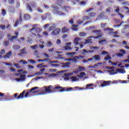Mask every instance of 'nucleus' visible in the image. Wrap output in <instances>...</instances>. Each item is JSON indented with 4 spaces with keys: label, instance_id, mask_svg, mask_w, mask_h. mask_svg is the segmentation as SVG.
<instances>
[{
    "label": "nucleus",
    "instance_id": "nucleus-1",
    "mask_svg": "<svg viewBox=\"0 0 129 129\" xmlns=\"http://www.w3.org/2000/svg\"><path fill=\"white\" fill-rule=\"evenodd\" d=\"M53 87V86H52L51 85H50L48 87H46V86L43 87L42 89H45V90H43L41 92H40L39 90L35 91L36 89H39V88L38 87H34L30 89V91L28 92H27L26 94H25V90H24L21 94H19V96H17L18 94V93L14 94V97L15 99L20 100V99H23L24 97L25 98H27L28 96H31V93H33L35 95V96L43 95H45L46 93H52L53 90H51V89Z\"/></svg>",
    "mask_w": 129,
    "mask_h": 129
},
{
    "label": "nucleus",
    "instance_id": "nucleus-2",
    "mask_svg": "<svg viewBox=\"0 0 129 129\" xmlns=\"http://www.w3.org/2000/svg\"><path fill=\"white\" fill-rule=\"evenodd\" d=\"M73 88L72 87L68 88L66 89L65 87L57 86L53 88V92H70L72 91Z\"/></svg>",
    "mask_w": 129,
    "mask_h": 129
},
{
    "label": "nucleus",
    "instance_id": "nucleus-3",
    "mask_svg": "<svg viewBox=\"0 0 129 129\" xmlns=\"http://www.w3.org/2000/svg\"><path fill=\"white\" fill-rule=\"evenodd\" d=\"M92 33L93 34H96L97 36H91L89 37L90 38H94V39H99L100 38L103 37V33L100 30H93V31H92Z\"/></svg>",
    "mask_w": 129,
    "mask_h": 129
},
{
    "label": "nucleus",
    "instance_id": "nucleus-4",
    "mask_svg": "<svg viewBox=\"0 0 129 129\" xmlns=\"http://www.w3.org/2000/svg\"><path fill=\"white\" fill-rule=\"evenodd\" d=\"M116 72H115V70H112L109 71V73H110V75H115L117 74V72H118L120 74H125V71L124 69H118L116 70Z\"/></svg>",
    "mask_w": 129,
    "mask_h": 129
},
{
    "label": "nucleus",
    "instance_id": "nucleus-5",
    "mask_svg": "<svg viewBox=\"0 0 129 129\" xmlns=\"http://www.w3.org/2000/svg\"><path fill=\"white\" fill-rule=\"evenodd\" d=\"M35 7H36V3L34 2H31V3H29V4H27V10H28V11H29V12H32L33 10L32 9V7L34 8Z\"/></svg>",
    "mask_w": 129,
    "mask_h": 129
},
{
    "label": "nucleus",
    "instance_id": "nucleus-6",
    "mask_svg": "<svg viewBox=\"0 0 129 129\" xmlns=\"http://www.w3.org/2000/svg\"><path fill=\"white\" fill-rule=\"evenodd\" d=\"M15 35L16 36H12L11 34H7V37H8L9 40H10L11 41H13L14 40H16L18 39V35H19V32H15Z\"/></svg>",
    "mask_w": 129,
    "mask_h": 129
},
{
    "label": "nucleus",
    "instance_id": "nucleus-7",
    "mask_svg": "<svg viewBox=\"0 0 129 129\" xmlns=\"http://www.w3.org/2000/svg\"><path fill=\"white\" fill-rule=\"evenodd\" d=\"M23 16H22L21 13L19 14V19H17L14 24V27H17L19 25V24H21L22 22H23Z\"/></svg>",
    "mask_w": 129,
    "mask_h": 129
},
{
    "label": "nucleus",
    "instance_id": "nucleus-8",
    "mask_svg": "<svg viewBox=\"0 0 129 129\" xmlns=\"http://www.w3.org/2000/svg\"><path fill=\"white\" fill-rule=\"evenodd\" d=\"M39 26V24H34L32 25V28H31L29 32L31 33V35H32L33 36H36V34H35V33H34L33 30H35L37 29H38V28L37 27V26Z\"/></svg>",
    "mask_w": 129,
    "mask_h": 129
},
{
    "label": "nucleus",
    "instance_id": "nucleus-9",
    "mask_svg": "<svg viewBox=\"0 0 129 129\" xmlns=\"http://www.w3.org/2000/svg\"><path fill=\"white\" fill-rule=\"evenodd\" d=\"M60 32V29L55 28L52 32H51V35L52 36H57L59 34Z\"/></svg>",
    "mask_w": 129,
    "mask_h": 129
},
{
    "label": "nucleus",
    "instance_id": "nucleus-10",
    "mask_svg": "<svg viewBox=\"0 0 129 129\" xmlns=\"http://www.w3.org/2000/svg\"><path fill=\"white\" fill-rule=\"evenodd\" d=\"M119 51H120L122 53H116V55L118 57H123L124 54H126V51H125V50H124V49H120L119 50Z\"/></svg>",
    "mask_w": 129,
    "mask_h": 129
},
{
    "label": "nucleus",
    "instance_id": "nucleus-11",
    "mask_svg": "<svg viewBox=\"0 0 129 129\" xmlns=\"http://www.w3.org/2000/svg\"><path fill=\"white\" fill-rule=\"evenodd\" d=\"M17 76L21 77V78H18L15 79V80L17 81L18 82L21 81V80H24L25 79V75H21V74H17Z\"/></svg>",
    "mask_w": 129,
    "mask_h": 129
},
{
    "label": "nucleus",
    "instance_id": "nucleus-12",
    "mask_svg": "<svg viewBox=\"0 0 129 129\" xmlns=\"http://www.w3.org/2000/svg\"><path fill=\"white\" fill-rule=\"evenodd\" d=\"M111 82V81H105L102 82V84H101V87L102 88H104L105 87L108 86L110 85V83Z\"/></svg>",
    "mask_w": 129,
    "mask_h": 129
},
{
    "label": "nucleus",
    "instance_id": "nucleus-13",
    "mask_svg": "<svg viewBox=\"0 0 129 129\" xmlns=\"http://www.w3.org/2000/svg\"><path fill=\"white\" fill-rule=\"evenodd\" d=\"M93 86V84L92 83L89 84H87L86 88H81L80 89L81 90H83L84 89H94V88L91 87L92 86Z\"/></svg>",
    "mask_w": 129,
    "mask_h": 129
},
{
    "label": "nucleus",
    "instance_id": "nucleus-14",
    "mask_svg": "<svg viewBox=\"0 0 129 129\" xmlns=\"http://www.w3.org/2000/svg\"><path fill=\"white\" fill-rule=\"evenodd\" d=\"M71 42L67 43L66 44V46H64L65 50H71L72 49V48L70 47V45H71Z\"/></svg>",
    "mask_w": 129,
    "mask_h": 129
},
{
    "label": "nucleus",
    "instance_id": "nucleus-15",
    "mask_svg": "<svg viewBox=\"0 0 129 129\" xmlns=\"http://www.w3.org/2000/svg\"><path fill=\"white\" fill-rule=\"evenodd\" d=\"M26 50L27 48L26 47L22 48L21 50H20L21 52L18 54V55L20 56H23V54H27V52L25 51Z\"/></svg>",
    "mask_w": 129,
    "mask_h": 129
},
{
    "label": "nucleus",
    "instance_id": "nucleus-16",
    "mask_svg": "<svg viewBox=\"0 0 129 129\" xmlns=\"http://www.w3.org/2000/svg\"><path fill=\"white\" fill-rule=\"evenodd\" d=\"M6 99H7V96L0 92V101H4Z\"/></svg>",
    "mask_w": 129,
    "mask_h": 129
},
{
    "label": "nucleus",
    "instance_id": "nucleus-17",
    "mask_svg": "<svg viewBox=\"0 0 129 129\" xmlns=\"http://www.w3.org/2000/svg\"><path fill=\"white\" fill-rule=\"evenodd\" d=\"M70 64H71L70 62L61 63V64L62 65V67L63 68H69Z\"/></svg>",
    "mask_w": 129,
    "mask_h": 129
},
{
    "label": "nucleus",
    "instance_id": "nucleus-18",
    "mask_svg": "<svg viewBox=\"0 0 129 129\" xmlns=\"http://www.w3.org/2000/svg\"><path fill=\"white\" fill-rule=\"evenodd\" d=\"M92 39H94V37H88V39L85 40V43L86 44L92 43V42H91L92 40Z\"/></svg>",
    "mask_w": 129,
    "mask_h": 129
},
{
    "label": "nucleus",
    "instance_id": "nucleus-19",
    "mask_svg": "<svg viewBox=\"0 0 129 129\" xmlns=\"http://www.w3.org/2000/svg\"><path fill=\"white\" fill-rule=\"evenodd\" d=\"M31 19V15L29 14H25L23 17V19H24L25 21H28Z\"/></svg>",
    "mask_w": 129,
    "mask_h": 129
},
{
    "label": "nucleus",
    "instance_id": "nucleus-20",
    "mask_svg": "<svg viewBox=\"0 0 129 129\" xmlns=\"http://www.w3.org/2000/svg\"><path fill=\"white\" fill-rule=\"evenodd\" d=\"M70 30V29L66 27H63L61 29L62 33H69Z\"/></svg>",
    "mask_w": 129,
    "mask_h": 129
},
{
    "label": "nucleus",
    "instance_id": "nucleus-21",
    "mask_svg": "<svg viewBox=\"0 0 129 129\" xmlns=\"http://www.w3.org/2000/svg\"><path fill=\"white\" fill-rule=\"evenodd\" d=\"M12 51H9L5 55V58H9L10 57H11L12 56Z\"/></svg>",
    "mask_w": 129,
    "mask_h": 129
},
{
    "label": "nucleus",
    "instance_id": "nucleus-22",
    "mask_svg": "<svg viewBox=\"0 0 129 129\" xmlns=\"http://www.w3.org/2000/svg\"><path fill=\"white\" fill-rule=\"evenodd\" d=\"M94 61H99L100 60V55H96L93 56Z\"/></svg>",
    "mask_w": 129,
    "mask_h": 129
},
{
    "label": "nucleus",
    "instance_id": "nucleus-23",
    "mask_svg": "<svg viewBox=\"0 0 129 129\" xmlns=\"http://www.w3.org/2000/svg\"><path fill=\"white\" fill-rule=\"evenodd\" d=\"M56 2L57 5L59 6H61L62 4H63L64 1L63 0H54Z\"/></svg>",
    "mask_w": 129,
    "mask_h": 129
},
{
    "label": "nucleus",
    "instance_id": "nucleus-24",
    "mask_svg": "<svg viewBox=\"0 0 129 129\" xmlns=\"http://www.w3.org/2000/svg\"><path fill=\"white\" fill-rule=\"evenodd\" d=\"M52 25H53L52 26H51V27H50L49 28L48 31H49V32L52 31L53 30L56 29V24H52Z\"/></svg>",
    "mask_w": 129,
    "mask_h": 129
},
{
    "label": "nucleus",
    "instance_id": "nucleus-25",
    "mask_svg": "<svg viewBox=\"0 0 129 129\" xmlns=\"http://www.w3.org/2000/svg\"><path fill=\"white\" fill-rule=\"evenodd\" d=\"M81 40V39L79 37H76L75 38L74 40V43L75 44L78 45L79 44V42L80 41V40Z\"/></svg>",
    "mask_w": 129,
    "mask_h": 129
},
{
    "label": "nucleus",
    "instance_id": "nucleus-26",
    "mask_svg": "<svg viewBox=\"0 0 129 129\" xmlns=\"http://www.w3.org/2000/svg\"><path fill=\"white\" fill-rule=\"evenodd\" d=\"M85 70V68L83 66H79L78 67V71L79 72H84Z\"/></svg>",
    "mask_w": 129,
    "mask_h": 129
},
{
    "label": "nucleus",
    "instance_id": "nucleus-27",
    "mask_svg": "<svg viewBox=\"0 0 129 129\" xmlns=\"http://www.w3.org/2000/svg\"><path fill=\"white\" fill-rule=\"evenodd\" d=\"M20 46L18 44L14 45L13 49L15 50H19L20 49Z\"/></svg>",
    "mask_w": 129,
    "mask_h": 129
},
{
    "label": "nucleus",
    "instance_id": "nucleus-28",
    "mask_svg": "<svg viewBox=\"0 0 129 129\" xmlns=\"http://www.w3.org/2000/svg\"><path fill=\"white\" fill-rule=\"evenodd\" d=\"M113 11V9L111 7H109L108 8H107L105 10L106 13H111Z\"/></svg>",
    "mask_w": 129,
    "mask_h": 129
},
{
    "label": "nucleus",
    "instance_id": "nucleus-29",
    "mask_svg": "<svg viewBox=\"0 0 129 129\" xmlns=\"http://www.w3.org/2000/svg\"><path fill=\"white\" fill-rule=\"evenodd\" d=\"M71 81L73 82H76L77 80H79V79L77 78V76H73L71 78Z\"/></svg>",
    "mask_w": 129,
    "mask_h": 129
},
{
    "label": "nucleus",
    "instance_id": "nucleus-30",
    "mask_svg": "<svg viewBox=\"0 0 129 129\" xmlns=\"http://www.w3.org/2000/svg\"><path fill=\"white\" fill-rule=\"evenodd\" d=\"M84 76H86V73L82 72V73L79 74V75H77V77H79L80 78H83Z\"/></svg>",
    "mask_w": 129,
    "mask_h": 129
},
{
    "label": "nucleus",
    "instance_id": "nucleus-31",
    "mask_svg": "<svg viewBox=\"0 0 129 129\" xmlns=\"http://www.w3.org/2000/svg\"><path fill=\"white\" fill-rule=\"evenodd\" d=\"M76 54V52H69V53H67V55H68V56H70V57H73V56H74Z\"/></svg>",
    "mask_w": 129,
    "mask_h": 129
},
{
    "label": "nucleus",
    "instance_id": "nucleus-32",
    "mask_svg": "<svg viewBox=\"0 0 129 129\" xmlns=\"http://www.w3.org/2000/svg\"><path fill=\"white\" fill-rule=\"evenodd\" d=\"M79 59V57L78 56H75L74 57H73L72 61H74L75 63L77 62V59Z\"/></svg>",
    "mask_w": 129,
    "mask_h": 129
},
{
    "label": "nucleus",
    "instance_id": "nucleus-33",
    "mask_svg": "<svg viewBox=\"0 0 129 129\" xmlns=\"http://www.w3.org/2000/svg\"><path fill=\"white\" fill-rule=\"evenodd\" d=\"M79 27V25H76V24H73L72 25V29L74 31L77 30V27Z\"/></svg>",
    "mask_w": 129,
    "mask_h": 129
},
{
    "label": "nucleus",
    "instance_id": "nucleus-34",
    "mask_svg": "<svg viewBox=\"0 0 129 129\" xmlns=\"http://www.w3.org/2000/svg\"><path fill=\"white\" fill-rule=\"evenodd\" d=\"M10 9L9 11H10V12L11 14H13L15 12L16 9H15V8L10 7Z\"/></svg>",
    "mask_w": 129,
    "mask_h": 129
},
{
    "label": "nucleus",
    "instance_id": "nucleus-35",
    "mask_svg": "<svg viewBox=\"0 0 129 129\" xmlns=\"http://www.w3.org/2000/svg\"><path fill=\"white\" fill-rule=\"evenodd\" d=\"M82 51L83 52V53H85V54H88V53H92V51L90 50H88V51H87L85 49H83L82 50Z\"/></svg>",
    "mask_w": 129,
    "mask_h": 129
},
{
    "label": "nucleus",
    "instance_id": "nucleus-36",
    "mask_svg": "<svg viewBox=\"0 0 129 129\" xmlns=\"http://www.w3.org/2000/svg\"><path fill=\"white\" fill-rule=\"evenodd\" d=\"M114 12L117 13V14H118L119 13V11H120V9H119V7L118 6H117V7H115L114 8Z\"/></svg>",
    "mask_w": 129,
    "mask_h": 129
},
{
    "label": "nucleus",
    "instance_id": "nucleus-37",
    "mask_svg": "<svg viewBox=\"0 0 129 129\" xmlns=\"http://www.w3.org/2000/svg\"><path fill=\"white\" fill-rule=\"evenodd\" d=\"M111 57L110 55H106L104 58V60L105 61H108V60H110V59H111Z\"/></svg>",
    "mask_w": 129,
    "mask_h": 129
},
{
    "label": "nucleus",
    "instance_id": "nucleus-38",
    "mask_svg": "<svg viewBox=\"0 0 129 129\" xmlns=\"http://www.w3.org/2000/svg\"><path fill=\"white\" fill-rule=\"evenodd\" d=\"M19 63H22V64L23 65L28 64V62L26 60H23V59H22L20 61H19Z\"/></svg>",
    "mask_w": 129,
    "mask_h": 129
},
{
    "label": "nucleus",
    "instance_id": "nucleus-39",
    "mask_svg": "<svg viewBox=\"0 0 129 129\" xmlns=\"http://www.w3.org/2000/svg\"><path fill=\"white\" fill-rule=\"evenodd\" d=\"M38 45L37 44H35L32 46H30L31 49L33 50H36L37 49Z\"/></svg>",
    "mask_w": 129,
    "mask_h": 129
},
{
    "label": "nucleus",
    "instance_id": "nucleus-40",
    "mask_svg": "<svg viewBox=\"0 0 129 129\" xmlns=\"http://www.w3.org/2000/svg\"><path fill=\"white\" fill-rule=\"evenodd\" d=\"M52 46V43L51 41H47L46 43V46L47 47H51Z\"/></svg>",
    "mask_w": 129,
    "mask_h": 129
},
{
    "label": "nucleus",
    "instance_id": "nucleus-41",
    "mask_svg": "<svg viewBox=\"0 0 129 129\" xmlns=\"http://www.w3.org/2000/svg\"><path fill=\"white\" fill-rule=\"evenodd\" d=\"M14 66L15 68L20 69L21 68V66L19 64V63H14Z\"/></svg>",
    "mask_w": 129,
    "mask_h": 129
},
{
    "label": "nucleus",
    "instance_id": "nucleus-42",
    "mask_svg": "<svg viewBox=\"0 0 129 129\" xmlns=\"http://www.w3.org/2000/svg\"><path fill=\"white\" fill-rule=\"evenodd\" d=\"M87 36V34L84 32H81L79 33V36L80 37H86Z\"/></svg>",
    "mask_w": 129,
    "mask_h": 129
},
{
    "label": "nucleus",
    "instance_id": "nucleus-43",
    "mask_svg": "<svg viewBox=\"0 0 129 129\" xmlns=\"http://www.w3.org/2000/svg\"><path fill=\"white\" fill-rule=\"evenodd\" d=\"M79 5H81V6L87 5V2L81 1L80 3H79Z\"/></svg>",
    "mask_w": 129,
    "mask_h": 129
},
{
    "label": "nucleus",
    "instance_id": "nucleus-44",
    "mask_svg": "<svg viewBox=\"0 0 129 129\" xmlns=\"http://www.w3.org/2000/svg\"><path fill=\"white\" fill-rule=\"evenodd\" d=\"M113 30V28H110L109 27H106V28L104 29V31H112Z\"/></svg>",
    "mask_w": 129,
    "mask_h": 129
},
{
    "label": "nucleus",
    "instance_id": "nucleus-45",
    "mask_svg": "<svg viewBox=\"0 0 129 129\" xmlns=\"http://www.w3.org/2000/svg\"><path fill=\"white\" fill-rule=\"evenodd\" d=\"M50 66L51 67H53V68H56V67H58L60 66L59 64H53V63H51L50 64Z\"/></svg>",
    "mask_w": 129,
    "mask_h": 129
},
{
    "label": "nucleus",
    "instance_id": "nucleus-46",
    "mask_svg": "<svg viewBox=\"0 0 129 129\" xmlns=\"http://www.w3.org/2000/svg\"><path fill=\"white\" fill-rule=\"evenodd\" d=\"M7 14V11H6L5 9L3 10H2V15L3 16H5Z\"/></svg>",
    "mask_w": 129,
    "mask_h": 129
},
{
    "label": "nucleus",
    "instance_id": "nucleus-47",
    "mask_svg": "<svg viewBox=\"0 0 129 129\" xmlns=\"http://www.w3.org/2000/svg\"><path fill=\"white\" fill-rule=\"evenodd\" d=\"M88 15L90 17L92 18L95 17V13H90L88 14Z\"/></svg>",
    "mask_w": 129,
    "mask_h": 129
},
{
    "label": "nucleus",
    "instance_id": "nucleus-48",
    "mask_svg": "<svg viewBox=\"0 0 129 129\" xmlns=\"http://www.w3.org/2000/svg\"><path fill=\"white\" fill-rule=\"evenodd\" d=\"M9 1V4L10 5H14L15 2V0H8Z\"/></svg>",
    "mask_w": 129,
    "mask_h": 129
},
{
    "label": "nucleus",
    "instance_id": "nucleus-49",
    "mask_svg": "<svg viewBox=\"0 0 129 129\" xmlns=\"http://www.w3.org/2000/svg\"><path fill=\"white\" fill-rule=\"evenodd\" d=\"M9 44V41H5L4 43L3 44V45H4V46L5 47L8 46Z\"/></svg>",
    "mask_w": 129,
    "mask_h": 129
},
{
    "label": "nucleus",
    "instance_id": "nucleus-50",
    "mask_svg": "<svg viewBox=\"0 0 129 129\" xmlns=\"http://www.w3.org/2000/svg\"><path fill=\"white\" fill-rule=\"evenodd\" d=\"M27 61H29L30 63L35 64L36 63V61L33 59H28Z\"/></svg>",
    "mask_w": 129,
    "mask_h": 129
},
{
    "label": "nucleus",
    "instance_id": "nucleus-51",
    "mask_svg": "<svg viewBox=\"0 0 129 129\" xmlns=\"http://www.w3.org/2000/svg\"><path fill=\"white\" fill-rule=\"evenodd\" d=\"M62 9L65 10L66 12H68V9H70L69 6H63Z\"/></svg>",
    "mask_w": 129,
    "mask_h": 129
},
{
    "label": "nucleus",
    "instance_id": "nucleus-52",
    "mask_svg": "<svg viewBox=\"0 0 129 129\" xmlns=\"http://www.w3.org/2000/svg\"><path fill=\"white\" fill-rule=\"evenodd\" d=\"M90 19V18L88 16H85L83 18V21H87Z\"/></svg>",
    "mask_w": 129,
    "mask_h": 129
},
{
    "label": "nucleus",
    "instance_id": "nucleus-53",
    "mask_svg": "<svg viewBox=\"0 0 129 129\" xmlns=\"http://www.w3.org/2000/svg\"><path fill=\"white\" fill-rule=\"evenodd\" d=\"M48 62L50 63H59V61L57 60H54V61L49 60Z\"/></svg>",
    "mask_w": 129,
    "mask_h": 129
},
{
    "label": "nucleus",
    "instance_id": "nucleus-54",
    "mask_svg": "<svg viewBox=\"0 0 129 129\" xmlns=\"http://www.w3.org/2000/svg\"><path fill=\"white\" fill-rule=\"evenodd\" d=\"M57 13L59 15H61V16H65L66 15L65 13L61 12L60 11H57Z\"/></svg>",
    "mask_w": 129,
    "mask_h": 129
},
{
    "label": "nucleus",
    "instance_id": "nucleus-55",
    "mask_svg": "<svg viewBox=\"0 0 129 129\" xmlns=\"http://www.w3.org/2000/svg\"><path fill=\"white\" fill-rule=\"evenodd\" d=\"M0 28L2 29V30H5V28H6V26L5 25H3V24H1L0 25Z\"/></svg>",
    "mask_w": 129,
    "mask_h": 129
},
{
    "label": "nucleus",
    "instance_id": "nucleus-56",
    "mask_svg": "<svg viewBox=\"0 0 129 129\" xmlns=\"http://www.w3.org/2000/svg\"><path fill=\"white\" fill-rule=\"evenodd\" d=\"M105 42H106V39L101 40L100 41H99V44H101V45H103L102 43Z\"/></svg>",
    "mask_w": 129,
    "mask_h": 129
},
{
    "label": "nucleus",
    "instance_id": "nucleus-57",
    "mask_svg": "<svg viewBox=\"0 0 129 129\" xmlns=\"http://www.w3.org/2000/svg\"><path fill=\"white\" fill-rule=\"evenodd\" d=\"M35 31H36L37 33H41L42 29L40 28H38L35 30Z\"/></svg>",
    "mask_w": 129,
    "mask_h": 129
},
{
    "label": "nucleus",
    "instance_id": "nucleus-58",
    "mask_svg": "<svg viewBox=\"0 0 129 129\" xmlns=\"http://www.w3.org/2000/svg\"><path fill=\"white\" fill-rule=\"evenodd\" d=\"M77 23L79 25H81L83 23V21L81 20H79L77 21Z\"/></svg>",
    "mask_w": 129,
    "mask_h": 129
},
{
    "label": "nucleus",
    "instance_id": "nucleus-59",
    "mask_svg": "<svg viewBox=\"0 0 129 129\" xmlns=\"http://www.w3.org/2000/svg\"><path fill=\"white\" fill-rule=\"evenodd\" d=\"M42 34L45 36H48V33L47 31H43Z\"/></svg>",
    "mask_w": 129,
    "mask_h": 129
},
{
    "label": "nucleus",
    "instance_id": "nucleus-60",
    "mask_svg": "<svg viewBox=\"0 0 129 129\" xmlns=\"http://www.w3.org/2000/svg\"><path fill=\"white\" fill-rule=\"evenodd\" d=\"M50 26V25L49 24H45L44 26H43V29H47V27H48Z\"/></svg>",
    "mask_w": 129,
    "mask_h": 129
},
{
    "label": "nucleus",
    "instance_id": "nucleus-61",
    "mask_svg": "<svg viewBox=\"0 0 129 129\" xmlns=\"http://www.w3.org/2000/svg\"><path fill=\"white\" fill-rule=\"evenodd\" d=\"M106 25H107V24L106 23H105V24H101V28L102 29H104V28H105V26H106Z\"/></svg>",
    "mask_w": 129,
    "mask_h": 129
},
{
    "label": "nucleus",
    "instance_id": "nucleus-62",
    "mask_svg": "<svg viewBox=\"0 0 129 129\" xmlns=\"http://www.w3.org/2000/svg\"><path fill=\"white\" fill-rule=\"evenodd\" d=\"M43 74L44 73L41 72H38L35 74L36 75H38V76L43 75Z\"/></svg>",
    "mask_w": 129,
    "mask_h": 129
},
{
    "label": "nucleus",
    "instance_id": "nucleus-63",
    "mask_svg": "<svg viewBox=\"0 0 129 129\" xmlns=\"http://www.w3.org/2000/svg\"><path fill=\"white\" fill-rule=\"evenodd\" d=\"M52 8L54 10H59V8L58 6H52Z\"/></svg>",
    "mask_w": 129,
    "mask_h": 129
},
{
    "label": "nucleus",
    "instance_id": "nucleus-64",
    "mask_svg": "<svg viewBox=\"0 0 129 129\" xmlns=\"http://www.w3.org/2000/svg\"><path fill=\"white\" fill-rule=\"evenodd\" d=\"M121 5L123 6H127L128 5V2H123L122 3H121Z\"/></svg>",
    "mask_w": 129,
    "mask_h": 129
}]
</instances>
